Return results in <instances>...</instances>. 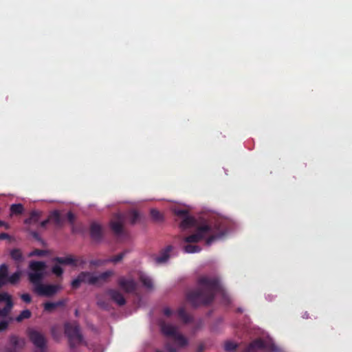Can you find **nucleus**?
I'll list each match as a JSON object with an SVG mask.
<instances>
[{"label":"nucleus","instance_id":"obj_1","mask_svg":"<svg viewBox=\"0 0 352 352\" xmlns=\"http://www.w3.org/2000/svg\"><path fill=\"white\" fill-rule=\"evenodd\" d=\"M174 214L182 218L179 227L182 230L193 228L192 234L186 237L184 242H213L221 240L228 232L226 226L221 221L206 219L202 217L195 218L189 214L186 209L175 208Z\"/></svg>","mask_w":352,"mask_h":352},{"label":"nucleus","instance_id":"obj_2","mask_svg":"<svg viewBox=\"0 0 352 352\" xmlns=\"http://www.w3.org/2000/svg\"><path fill=\"white\" fill-rule=\"evenodd\" d=\"M200 285L202 287V291L191 294L188 297V300L193 305L197 306L201 303L207 304L210 302L212 298L213 294L217 291L223 298L225 303L229 302L228 294L221 288L217 279L204 276L200 278Z\"/></svg>","mask_w":352,"mask_h":352},{"label":"nucleus","instance_id":"obj_3","mask_svg":"<svg viewBox=\"0 0 352 352\" xmlns=\"http://www.w3.org/2000/svg\"><path fill=\"white\" fill-rule=\"evenodd\" d=\"M113 274L112 271H107L99 275H96L89 272H82L72 282L73 288H78L82 283L94 284L99 280H104Z\"/></svg>","mask_w":352,"mask_h":352},{"label":"nucleus","instance_id":"obj_4","mask_svg":"<svg viewBox=\"0 0 352 352\" xmlns=\"http://www.w3.org/2000/svg\"><path fill=\"white\" fill-rule=\"evenodd\" d=\"M65 223V217L63 215L59 210H54L51 211L47 218L41 221L38 227L42 230H45L47 225L50 224L54 229H61Z\"/></svg>","mask_w":352,"mask_h":352},{"label":"nucleus","instance_id":"obj_5","mask_svg":"<svg viewBox=\"0 0 352 352\" xmlns=\"http://www.w3.org/2000/svg\"><path fill=\"white\" fill-rule=\"evenodd\" d=\"M29 267V280L34 286L41 283V280L45 276L46 264L44 262L33 261L30 263Z\"/></svg>","mask_w":352,"mask_h":352},{"label":"nucleus","instance_id":"obj_6","mask_svg":"<svg viewBox=\"0 0 352 352\" xmlns=\"http://www.w3.org/2000/svg\"><path fill=\"white\" fill-rule=\"evenodd\" d=\"M161 329L164 335L172 338L177 347H183L188 344L187 340L178 332L175 327L164 322L161 324Z\"/></svg>","mask_w":352,"mask_h":352},{"label":"nucleus","instance_id":"obj_7","mask_svg":"<svg viewBox=\"0 0 352 352\" xmlns=\"http://www.w3.org/2000/svg\"><path fill=\"white\" fill-rule=\"evenodd\" d=\"M21 275V271L9 274L8 266L5 264L0 265V288L8 284H16L19 282Z\"/></svg>","mask_w":352,"mask_h":352},{"label":"nucleus","instance_id":"obj_8","mask_svg":"<svg viewBox=\"0 0 352 352\" xmlns=\"http://www.w3.org/2000/svg\"><path fill=\"white\" fill-rule=\"evenodd\" d=\"M125 219L122 214H115L109 223L111 230L117 236H124L127 234L124 228Z\"/></svg>","mask_w":352,"mask_h":352},{"label":"nucleus","instance_id":"obj_9","mask_svg":"<svg viewBox=\"0 0 352 352\" xmlns=\"http://www.w3.org/2000/svg\"><path fill=\"white\" fill-rule=\"evenodd\" d=\"M34 291L39 296L50 297L60 290L58 285L43 284L41 283L33 286Z\"/></svg>","mask_w":352,"mask_h":352},{"label":"nucleus","instance_id":"obj_10","mask_svg":"<svg viewBox=\"0 0 352 352\" xmlns=\"http://www.w3.org/2000/svg\"><path fill=\"white\" fill-rule=\"evenodd\" d=\"M56 264L52 267V272L57 276H60L63 273L61 265H76V261L72 256L64 257H56L54 259Z\"/></svg>","mask_w":352,"mask_h":352},{"label":"nucleus","instance_id":"obj_11","mask_svg":"<svg viewBox=\"0 0 352 352\" xmlns=\"http://www.w3.org/2000/svg\"><path fill=\"white\" fill-rule=\"evenodd\" d=\"M0 303L4 305L3 309L0 308V318H4L9 314L13 306L12 296L6 292L0 294Z\"/></svg>","mask_w":352,"mask_h":352},{"label":"nucleus","instance_id":"obj_12","mask_svg":"<svg viewBox=\"0 0 352 352\" xmlns=\"http://www.w3.org/2000/svg\"><path fill=\"white\" fill-rule=\"evenodd\" d=\"M126 219L132 226L136 224L144 226L146 223V217L136 210L129 211L126 214Z\"/></svg>","mask_w":352,"mask_h":352},{"label":"nucleus","instance_id":"obj_13","mask_svg":"<svg viewBox=\"0 0 352 352\" xmlns=\"http://www.w3.org/2000/svg\"><path fill=\"white\" fill-rule=\"evenodd\" d=\"M65 333L69 337L70 342L73 344L80 343L82 341V336L76 324H67L65 325Z\"/></svg>","mask_w":352,"mask_h":352},{"label":"nucleus","instance_id":"obj_14","mask_svg":"<svg viewBox=\"0 0 352 352\" xmlns=\"http://www.w3.org/2000/svg\"><path fill=\"white\" fill-rule=\"evenodd\" d=\"M30 338L36 347V352H45V338L43 334L36 331H31Z\"/></svg>","mask_w":352,"mask_h":352},{"label":"nucleus","instance_id":"obj_15","mask_svg":"<svg viewBox=\"0 0 352 352\" xmlns=\"http://www.w3.org/2000/svg\"><path fill=\"white\" fill-rule=\"evenodd\" d=\"M120 287L126 292L133 291L136 287V283L131 278H121L119 281Z\"/></svg>","mask_w":352,"mask_h":352},{"label":"nucleus","instance_id":"obj_16","mask_svg":"<svg viewBox=\"0 0 352 352\" xmlns=\"http://www.w3.org/2000/svg\"><path fill=\"white\" fill-rule=\"evenodd\" d=\"M102 234V226L96 223L93 222L90 225V235L94 239H99Z\"/></svg>","mask_w":352,"mask_h":352},{"label":"nucleus","instance_id":"obj_17","mask_svg":"<svg viewBox=\"0 0 352 352\" xmlns=\"http://www.w3.org/2000/svg\"><path fill=\"white\" fill-rule=\"evenodd\" d=\"M42 212L38 210H32L30 213V217L25 219L24 223L26 225H34L38 223Z\"/></svg>","mask_w":352,"mask_h":352},{"label":"nucleus","instance_id":"obj_18","mask_svg":"<svg viewBox=\"0 0 352 352\" xmlns=\"http://www.w3.org/2000/svg\"><path fill=\"white\" fill-rule=\"evenodd\" d=\"M173 251L172 246L169 245L165 249L160 255L156 256L155 262L158 264H162L166 262L168 258L171 256L170 252Z\"/></svg>","mask_w":352,"mask_h":352},{"label":"nucleus","instance_id":"obj_19","mask_svg":"<svg viewBox=\"0 0 352 352\" xmlns=\"http://www.w3.org/2000/svg\"><path fill=\"white\" fill-rule=\"evenodd\" d=\"M182 248L184 252L188 254L197 253L201 251V248L196 243H182Z\"/></svg>","mask_w":352,"mask_h":352},{"label":"nucleus","instance_id":"obj_20","mask_svg":"<svg viewBox=\"0 0 352 352\" xmlns=\"http://www.w3.org/2000/svg\"><path fill=\"white\" fill-rule=\"evenodd\" d=\"M63 301H58L56 302H48L44 304V310L47 312H52L55 310L57 307L63 305Z\"/></svg>","mask_w":352,"mask_h":352},{"label":"nucleus","instance_id":"obj_21","mask_svg":"<svg viewBox=\"0 0 352 352\" xmlns=\"http://www.w3.org/2000/svg\"><path fill=\"white\" fill-rule=\"evenodd\" d=\"M10 214H21L24 212V207L21 204H14L10 206Z\"/></svg>","mask_w":352,"mask_h":352},{"label":"nucleus","instance_id":"obj_22","mask_svg":"<svg viewBox=\"0 0 352 352\" xmlns=\"http://www.w3.org/2000/svg\"><path fill=\"white\" fill-rule=\"evenodd\" d=\"M150 214L153 220L155 222L160 223L164 221L163 214L159 210L155 208L151 210Z\"/></svg>","mask_w":352,"mask_h":352},{"label":"nucleus","instance_id":"obj_23","mask_svg":"<svg viewBox=\"0 0 352 352\" xmlns=\"http://www.w3.org/2000/svg\"><path fill=\"white\" fill-rule=\"evenodd\" d=\"M109 294L111 298L118 305H122L124 304L125 300L123 296L118 292L111 291Z\"/></svg>","mask_w":352,"mask_h":352},{"label":"nucleus","instance_id":"obj_24","mask_svg":"<svg viewBox=\"0 0 352 352\" xmlns=\"http://www.w3.org/2000/svg\"><path fill=\"white\" fill-rule=\"evenodd\" d=\"M140 280L146 287L151 288L153 287V281L151 278L146 274H141Z\"/></svg>","mask_w":352,"mask_h":352},{"label":"nucleus","instance_id":"obj_25","mask_svg":"<svg viewBox=\"0 0 352 352\" xmlns=\"http://www.w3.org/2000/svg\"><path fill=\"white\" fill-rule=\"evenodd\" d=\"M237 344L232 341H227L224 344V349L226 352H233L237 348Z\"/></svg>","mask_w":352,"mask_h":352},{"label":"nucleus","instance_id":"obj_26","mask_svg":"<svg viewBox=\"0 0 352 352\" xmlns=\"http://www.w3.org/2000/svg\"><path fill=\"white\" fill-rule=\"evenodd\" d=\"M31 316V312L28 309L23 310L19 315L16 318V320L21 322L24 319H28Z\"/></svg>","mask_w":352,"mask_h":352},{"label":"nucleus","instance_id":"obj_27","mask_svg":"<svg viewBox=\"0 0 352 352\" xmlns=\"http://www.w3.org/2000/svg\"><path fill=\"white\" fill-rule=\"evenodd\" d=\"M49 252L45 250H36L29 253L30 256H45L48 255Z\"/></svg>","mask_w":352,"mask_h":352},{"label":"nucleus","instance_id":"obj_28","mask_svg":"<svg viewBox=\"0 0 352 352\" xmlns=\"http://www.w3.org/2000/svg\"><path fill=\"white\" fill-rule=\"evenodd\" d=\"M65 217V221H67L71 226H74L76 221V216L74 214L69 211L67 212Z\"/></svg>","mask_w":352,"mask_h":352},{"label":"nucleus","instance_id":"obj_29","mask_svg":"<svg viewBox=\"0 0 352 352\" xmlns=\"http://www.w3.org/2000/svg\"><path fill=\"white\" fill-rule=\"evenodd\" d=\"M11 256L13 259L16 261H19L22 258V254L20 250H14L10 253Z\"/></svg>","mask_w":352,"mask_h":352},{"label":"nucleus","instance_id":"obj_30","mask_svg":"<svg viewBox=\"0 0 352 352\" xmlns=\"http://www.w3.org/2000/svg\"><path fill=\"white\" fill-rule=\"evenodd\" d=\"M11 321V319L9 320H3L0 322V332L5 331Z\"/></svg>","mask_w":352,"mask_h":352},{"label":"nucleus","instance_id":"obj_31","mask_svg":"<svg viewBox=\"0 0 352 352\" xmlns=\"http://www.w3.org/2000/svg\"><path fill=\"white\" fill-rule=\"evenodd\" d=\"M177 314H178V316L182 319L183 320H184L185 322H186L188 320V318H187V316H186V314L184 311V310L183 309H181L179 310H178L177 311Z\"/></svg>","mask_w":352,"mask_h":352},{"label":"nucleus","instance_id":"obj_32","mask_svg":"<svg viewBox=\"0 0 352 352\" xmlns=\"http://www.w3.org/2000/svg\"><path fill=\"white\" fill-rule=\"evenodd\" d=\"M30 234H31V235L33 236V238H34L35 240L38 241V242H43V241L41 240V236H40L39 234H38L37 232H36V231H32V232H30Z\"/></svg>","mask_w":352,"mask_h":352},{"label":"nucleus","instance_id":"obj_33","mask_svg":"<svg viewBox=\"0 0 352 352\" xmlns=\"http://www.w3.org/2000/svg\"><path fill=\"white\" fill-rule=\"evenodd\" d=\"M264 346L263 344V341L258 340H256L254 342H253L252 344H251V347H258V348H261Z\"/></svg>","mask_w":352,"mask_h":352},{"label":"nucleus","instance_id":"obj_34","mask_svg":"<svg viewBox=\"0 0 352 352\" xmlns=\"http://www.w3.org/2000/svg\"><path fill=\"white\" fill-rule=\"evenodd\" d=\"M124 254H125V252H122V253L118 254V256L113 257V258H111V261L112 262H115V263L118 262L122 260V258H123Z\"/></svg>","mask_w":352,"mask_h":352},{"label":"nucleus","instance_id":"obj_35","mask_svg":"<svg viewBox=\"0 0 352 352\" xmlns=\"http://www.w3.org/2000/svg\"><path fill=\"white\" fill-rule=\"evenodd\" d=\"M21 299L25 302H30L31 301V296L28 294H23L21 295Z\"/></svg>","mask_w":352,"mask_h":352},{"label":"nucleus","instance_id":"obj_36","mask_svg":"<svg viewBox=\"0 0 352 352\" xmlns=\"http://www.w3.org/2000/svg\"><path fill=\"white\" fill-rule=\"evenodd\" d=\"M10 238L9 234L5 232L0 234V240H6Z\"/></svg>","mask_w":352,"mask_h":352},{"label":"nucleus","instance_id":"obj_37","mask_svg":"<svg viewBox=\"0 0 352 352\" xmlns=\"http://www.w3.org/2000/svg\"><path fill=\"white\" fill-rule=\"evenodd\" d=\"M10 342L13 343L14 344H18L19 339L16 336H12L10 338Z\"/></svg>","mask_w":352,"mask_h":352},{"label":"nucleus","instance_id":"obj_38","mask_svg":"<svg viewBox=\"0 0 352 352\" xmlns=\"http://www.w3.org/2000/svg\"><path fill=\"white\" fill-rule=\"evenodd\" d=\"M164 313L165 315L169 316V315L171 314L172 311H171V310L169 308H165L164 309Z\"/></svg>","mask_w":352,"mask_h":352},{"label":"nucleus","instance_id":"obj_39","mask_svg":"<svg viewBox=\"0 0 352 352\" xmlns=\"http://www.w3.org/2000/svg\"><path fill=\"white\" fill-rule=\"evenodd\" d=\"M166 349L167 350L169 351V352H175L176 351V349L172 347V346H166Z\"/></svg>","mask_w":352,"mask_h":352},{"label":"nucleus","instance_id":"obj_40","mask_svg":"<svg viewBox=\"0 0 352 352\" xmlns=\"http://www.w3.org/2000/svg\"><path fill=\"white\" fill-rule=\"evenodd\" d=\"M5 225V223L2 221H0V227L3 226Z\"/></svg>","mask_w":352,"mask_h":352}]
</instances>
